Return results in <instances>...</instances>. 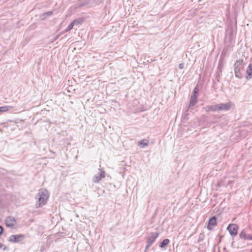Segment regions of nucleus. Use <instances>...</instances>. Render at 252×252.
<instances>
[{
  "label": "nucleus",
  "mask_w": 252,
  "mask_h": 252,
  "mask_svg": "<svg viewBox=\"0 0 252 252\" xmlns=\"http://www.w3.org/2000/svg\"><path fill=\"white\" fill-rule=\"evenodd\" d=\"M49 196V194L47 190L45 189H40L38 190L36 195L35 198L37 200L36 206L37 208L41 207L44 205Z\"/></svg>",
  "instance_id": "f257e3e1"
},
{
  "label": "nucleus",
  "mask_w": 252,
  "mask_h": 252,
  "mask_svg": "<svg viewBox=\"0 0 252 252\" xmlns=\"http://www.w3.org/2000/svg\"><path fill=\"white\" fill-rule=\"evenodd\" d=\"M234 66L235 76L238 78H242L241 71L244 69L243 60L240 59L237 60L235 63Z\"/></svg>",
  "instance_id": "f03ea898"
},
{
  "label": "nucleus",
  "mask_w": 252,
  "mask_h": 252,
  "mask_svg": "<svg viewBox=\"0 0 252 252\" xmlns=\"http://www.w3.org/2000/svg\"><path fill=\"white\" fill-rule=\"evenodd\" d=\"M105 176V172L103 169L99 168L98 172L93 178V181L94 183H98Z\"/></svg>",
  "instance_id": "7ed1b4c3"
},
{
  "label": "nucleus",
  "mask_w": 252,
  "mask_h": 252,
  "mask_svg": "<svg viewBox=\"0 0 252 252\" xmlns=\"http://www.w3.org/2000/svg\"><path fill=\"white\" fill-rule=\"evenodd\" d=\"M238 226L236 224H230L227 227L230 235L232 236H235L238 233Z\"/></svg>",
  "instance_id": "20e7f679"
},
{
  "label": "nucleus",
  "mask_w": 252,
  "mask_h": 252,
  "mask_svg": "<svg viewBox=\"0 0 252 252\" xmlns=\"http://www.w3.org/2000/svg\"><path fill=\"white\" fill-rule=\"evenodd\" d=\"M25 238L24 234L12 235L8 239V241L11 243H19L23 241Z\"/></svg>",
  "instance_id": "39448f33"
},
{
  "label": "nucleus",
  "mask_w": 252,
  "mask_h": 252,
  "mask_svg": "<svg viewBox=\"0 0 252 252\" xmlns=\"http://www.w3.org/2000/svg\"><path fill=\"white\" fill-rule=\"evenodd\" d=\"M158 236V233L157 232L151 233L150 236L147 239V243L151 246L156 241Z\"/></svg>",
  "instance_id": "423d86ee"
},
{
  "label": "nucleus",
  "mask_w": 252,
  "mask_h": 252,
  "mask_svg": "<svg viewBox=\"0 0 252 252\" xmlns=\"http://www.w3.org/2000/svg\"><path fill=\"white\" fill-rule=\"evenodd\" d=\"M217 224V220L215 216L211 217L208 221L207 228L209 230H212L214 226Z\"/></svg>",
  "instance_id": "0eeeda50"
},
{
  "label": "nucleus",
  "mask_w": 252,
  "mask_h": 252,
  "mask_svg": "<svg viewBox=\"0 0 252 252\" xmlns=\"http://www.w3.org/2000/svg\"><path fill=\"white\" fill-rule=\"evenodd\" d=\"M219 110L220 111H228L229 110L231 106V102H227L225 103H220L219 104Z\"/></svg>",
  "instance_id": "6e6552de"
},
{
  "label": "nucleus",
  "mask_w": 252,
  "mask_h": 252,
  "mask_svg": "<svg viewBox=\"0 0 252 252\" xmlns=\"http://www.w3.org/2000/svg\"><path fill=\"white\" fill-rule=\"evenodd\" d=\"M204 109L207 112L209 111H212V112H216V111H219V105L218 104H215V105H208L206 106Z\"/></svg>",
  "instance_id": "1a4fd4ad"
},
{
  "label": "nucleus",
  "mask_w": 252,
  "mask_h": 252,
  "mask_svg": "<svg viewBox=\"0 0 252 252\" xmlns=\"http://www.w3.org/2000/svg\"><path fill=\"white\" fill-rule=\"evenodd\" d=\"M15 219L12 217H8L5 220V224L7 226L12 227L14 225Z\"/></svg>",
  "instance_id": "9d476101"
},
{
  "label": "nucleus",
  "mask_w": 252,
  "mask_h": 252,
  "mask_svg": "<svg viewBox=\"0 0 252 252\" xmlns=\"http://www.w3.org/2000/svg\"><path fill=\"white\" fill-rule=\"evenodd\" d=\"M197 97H198V95H195V94H191V95L190 96V102H189V106L190 107H193L195 105V104L196 103Z\"/></svg>",
  "instance_id": "9b49d317"
},
{
  "label": "nucleus",
  "mask_w": 252,
  "mask_h": 252,
  "mask_svg": "<svg viewBox=\"0 0 252 252\" xmlns=\"http://www.w3.org/2000/svg\"><path fill=\"white\" fill-rule=\"evenodd\" d=\"M248 235V231L246 229H243L239 234V237L241 239L247 240Z\"/></svg>",
  "instance_id": "f8f14e48"
},
{
  "label": "nucleus",
  "mask_w": 252,
  "mask_h": 252,
  "mask_svg": "<svg viewBox=\"0 0 252 252\" xmlns=\"http://www.w3.org/2000/svg\"><path fill=\"white\" fill-rule=\"evenodd\" d=\"M252 78V64H250L247 70V79H250Z\"/></svg>",
  "instance_id": "ddd939ff"
},
{
  "label": "nucleus",
  "mask_w": 252,
  "mask_h": 252,
  "mask_svg": "<svg viewBox=\"0 0 252 252\" xmlns=\"http://www.w3.org/2000/svg\"><path fill=\"white\" fill-rule=\"evenodd\" d=\"M149 140L146 139H142L139 141L137 145L141 148H144L146 146H147L149 145Z\"/></svg>",
  "instance_id": "4468645a"
},
{
  "label": "nucleus",
  "mask_w": 252,
  "mask_h": 252,
  "mask_svg": "<svg viewBox=\"0 0 252 252\" xmlns=\"http://www.w3.org/2000/svg\"><path fill=\"white\" fill-rule=\"evenodd\" d=\"M77 21H72L68 27L62 32V34L63 33L67 32L72 30L74 26V23Z\"/></svg>",
  "instance_id": "2eb2a0df"
},
{
  "label": "nucleus",
  "mask_w": 252,
  "mask_h": 252,
  "mask_svg": "<svg viewBox=\"0 0 252 252\" xmlns=\"http://www.w3.org/2000/svg\"><path fill=\"white\" fill-rule=\"evenodd\" d=\"M169 239H165L159 244V246L161 248H163L169 243Z\"/></svg>",
  "instance_id": "dca6fc26"
},
{
  "label": "nucleus",
  "mask_w": 252,
  "mask_h": 252,
  "mask_svg": "<svg viewBox=\"0 0 252 252\" xmlns=\"http://www.w3.org/2000/svg\"><path fill=\"white\" fill-rule=\"evenodd\" d=\"M12 108V107L10 106H3L0 107V112H5Z\"/></svg>",
  "instance_id": "f3484780"
},
{
  "label": "nucleus",
  "mask_w": 252,
  "mask_h": 252,
  "mask_svg": "<svg viewBox=\"0 0 252 252\" xmlns=\"http://www.w3.org/2000/svg\"><path fill=\"white\" fill-rule=\"evenodd\" d=\"M52 14H53V11H48L47 12L43 13L41 16V17L42 19H43L45 18L47 16H51V15H52Z\"/></svg>",
  "instance_id": "a211bd4d"
},
{
  "label": "nucleus",
  "mask_w": 252,
  "mask_h": 252,
  "mask_svg": "<svg viewBox=\"0 0 252 252\" xmlns=\"http://www.w3.org/2000/svg\"><path fill=\"white\" fill-rule=\"evenodd\" d=\"M198 93V89L197 86L195 87L193 91L192 94L197 95Z\"/></svg>",
  "instance_id": "6ab92c4d"
},
{
  "label": "nucleus",
  "mask_w": 252,
  "mask_h": 252,
  "mask_svg": "<svg viewBox=\"0 0 252 252\" xmlns=\"http://www.w3.org/2000/svg\"><path fill=\"white\" fill-rule=\"evenodd\" d=\"M73 21H77L76 22H75L74 23V26L75 25L78 26V25L81 24V22L79 20L75 19V20H73Z\"/></svg>",
  "instance_id": "aec40b11"
},
{
  "label": "nucleus",
  "mask_w": 252,
  "mask_h": 252,
  "mask_svg": "<svg viewBox=\"0 0 252 252\" xmlns=\"http://www.w3.org/2000/svg\"><path fill=\"white\" fill-rule=\"evenodd\" d=\"M247 240H252V234H248Z\"/></svg>",
  "instance_id": "412c9836"
},
{
  "label": "nucleus",
  "mask_w": 252,
  "mask_h": 252,
  "mask_svg": "<svg viewBox=\"0 0 252 252\" xmlns=\"http://www.w3.org/2000/svg\"><path fill=\"white\" fill-rule=\"evenodd\" d=\"M184 67V64L183 63H181L179 65V68L180 69H183Z\"/></svg>",
  "instance_id": "4be33fe9"
},
{
  "label": "nucleus",
  "mask_w": 252,
  "mask_h": 252,
  "mask_svg": "<svg viewBox=\"0 0 252 252\" xmlns=\"http://www.w3.org/2000/svg\"><path fill=\"white\" fill-rule=\"evenodd\" d=\"M151 246V245H149V244H148L147 243V245H146V246L145 249V252H146V251H147V250H148V249H149Z\"/></svg>",
  "instance_id": "5701e85b"
},
{
  "label": "nucleus",
  "mask_w": 252,
  "mask_h": 252,
  "mask_svg": "<svg viewBox=\"0 0 252 252\" xmlns=\"http://www.w3.org/2000/svg\"><path fill=\"white\" fill-rule=\"evenodd\" d=\"M3 231V228L2 226H0V235H1Z\"/></svg>",
  "instance_id": "b1692460"
},
{
  "label": "nucleus",
  "mask_w": 252,
  "mask_h": 252,
  "mask_svg": "<svg viewBox=\"0 0 252 252\" xmlns=\"http://www.w3.org/2000/svg\"><path fill=\"white\" fill-rule=\"evenodd\" d=\"M60 36V35H59V34L56 35V36H55V37H54V40L55 41V40H57L59 38Z\"/></svg>",
  "instance_id": "393cba45"
},
{
  "label": "nucleus",
  "mask_w": 252,
  "mask_h": 252,
  "mask_svg": "<svg viewBox=\"0 0 252 252\" xmlns=\"http://www.w3.org/2000/svg\"><path fill=\"white\" fill-rule=\"evenodd\" d=\"M3 247V245L1 243H0V248H2Z\"/></svg>",
  "instance_id": "a878e982"
},
{
  "label": "nucleus",
  "mask_w": 252,
  "mask_h": 252,
  "mask_svg": "<svg viewBox=\"0 0 252 252\" xmlns=\"http://www.w3.org/2000/svg\"><path fill=\"white\" fill-rule=\"evenodd\" d=\"M7 249L6 247L5 246H4L3 248V250H5Z\"/></svg>",
  "instance_id": "bb28decb"
},
{
  "label": "nucleus",
  "mask_w": 252,
  "mask_h": 252,
  "mask_svg": "<svg viewBox=\"0 0 252 252\" xmlns=\"http://www.w3.org/2000/svg\"><path fill=\"white\" fill-rule=\"evenodd\" d=\"M87 3H88V2H86V3H84L83 5H85V4H87Z\"/></svg>",
  "instance_id": "cd10ccee"
},
{
  "label": "nucleus",
  "mask_w": 252,
  "mask_h": 252,
  "mask_svg": "<svg viewBox=\"0 0 252 252\" xmlns=\"http://www.w3.org/2000/svg\"><path fill=\"white\" fill-rule=\"evenodd\" d=\"M251 252H252V249L251 250Z\"/></svg>",
  "instance_id": "c85d7f7f"
}]
</instances>
